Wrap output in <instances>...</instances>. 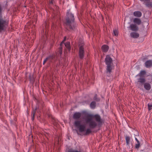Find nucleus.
<instances>
[{"mask_svg":"<svg viewBox=\"0 0 152 152\" xmlns=\"http://www.w3.org/2000/svg\"><path fill=\"white\" fill-rule=\"evenodd\" d=\"M86 123L89 124L90 128H88L86 130V132L84 133V135L89 134L91 132V129L95 128L97 125H101L102 124V121L101 116L99 114L93 115L90 114L86 111L82 112Z\"/></svg>","mask_w":152,"mask_h":152,"instance_id":"f257e3e1","label":"nucleus"},{"mask_svg":"<svg viewBox=\"0 0 152 152\" xmlns=\"http://www.w3.org/2000/svg\"><path fill=\"white\" fill-rule=\"evenodd\" d=\"M66 18L65 26L67 30L75 31L77 29V25L75 22V18L73 14L69 11L67 12Z\"/></svg>","mask_w":152,"mask_h":152,"instance_id":"f03ea898","label":"nucleus"},{"mask_svg":"<svg viewBox=\"0 0 152 152\" xmlns=\"http://www.w3.org/2000/svg\"><path fill=\"white\" fill-rule=\"evenodd\" d=\"M105 62L107 65L106 73H111L112 70L114 69L113 64L112 63L113 60L110 55H107L105 59Z\"/></svg>","mask_w":152,"mask_h":152,"instance_id":"7ed1b4c3","label":"nucleus"},{"mask_svg":"<svg viewBox=\"0 0 152 152\" xmlns=\"http://www.w3.org/2000/svg\"><path fill=\"white\" fill-rule=\"evenodd\" d=\"M9 25V21L5 18L0 17V33L5 31Z\"/></svg>","mask_w":152,"mask_h":152,"instance_id":"20e7f679","label":"nucleus"},{"mask_svg":"<svg viewBox=\"0 0 152 152\" xmlns=\"http://www.w3.org/2000/svg\"><path fill=\"white\" fill-rule=\"evenodd\" d=\"M81 121L79 120L75 121L74 123V125L77 128H78L79 131L82 132L85 130L86 126L84 125L81 124Z\"/></svg>","mask_w":152,"mask_h":152,"instance_id":"39448f33","label":"nucleus"},{"mask_svg":"<svg viewBox=\"0 0 152 152\" xmlns=\"http://www.w3.org/2000/svg\"><path fill=\"white\" fill-rule=\"evenodd\" d=\"M145 82V78L143 77H140L137 80V81L136 83V86L138 88L142 87Z\"/></svg>","mask_w":152,"mask_h":152,"instance_id":"423d86ee","label":"nucleus"},{"mask_svg":"<svg viewBox=\"0 0 152 152\" xmlns=\"http://www.w3.org/2000/svg\"><path fill=\"white\" fill-rule=\"evenodd\" d=\"M84 54V48L83 46L81 45L79 47V56L80 59H82L83 58Z\"/></svg>","mask_w":152,"mask_h":152,"instance_id":"0eeeda50","label":"nucleus"},{"mask_svg":"<svg viewBox=\"0 0 152 152\" xmlns=\"http://www.w3.org/2000/svg\"><path fill=\"white\" fill-rule=\"evenodd\" d=\"M141 1L144 2L145 5L148 7H152V1L150 0H140Z\"/></svg>","mask_w":152,"mask_h":152,"instance_id":"6e6552de","label":"nucleus"},{"mask_svg":"<svg viewBox=\"0 0 152 152\" xmlns=\"http://www.w3.org/2000/svg\"><path fill=\"white\" fill-rule=\"evenodd\" d=\"M129 28H130V29L132 31L135 32L139 30L138 27L135 24H131L130 25Z\"/></svg>","mask_w":152,"mask_h":152,"instance_id":"1a4fd4ad","label":"nucleus"},{"mask_svg":"<svg viewBox=\"0 0 152 152\" xmlns=\"http://www.w3.org/2000/svg\"><path fill=\"white\" fill-rule=\"evenodd\" d=\"M82 114L80 112H75L73 114V118L75 120H78L81 117Z\"/></svg>","mask_w":152,"mask_h":152,"instance_id":"9d476101","label":"nucleus"},{"mask_svg":"<svg viewBox=\"0 0 152 152\" xmlns=\"http://www.w3.org/2000/svg\"><path fill=\"white\" fill-rule=\"evenodd\" d=\"M145 66L147 68L151 67L152 66V60H149L146 61L145 63Z\"/></svg>","mask_w":152,"mask_h":152,"instance_id":"9b49d317","label":"nucleus"},{"mask_svg":"<svg viewBox=\"0 0 152 152\" xmlns=\"http://www.w3.org/2000/svg\"><path fill=\"white\" fill-rule=\"evenodd\" d=\"M130 35L131 37L133 38H137L139 37V34L135 32H132L130 33Z\"/></svg>","mask_w":152,"mask_h":152,"instance_id":"f8f14e48","label":"nucleus"},{"mask_svg":"<svg viewBox=\"0 0 152 152\" xmlns=\"http://www.w3.org/2000/svg\"><path fill=\"white\" fill-rule=\"evenodd\" d=\"M133 22L136 25H140L141 24L142 21L140 18H134L133 20Z\"/></svg>","mask_w":152,"mask_h":152,"instance_id":"ddd939ff","label":"nucleus"},{"mask_svg":"<svg viewBox=\"0 0 152 152\" xmlns=\"http://www.w3.org/2000/svg\"><path fill=\"white\" fill-rule=\"evenodd\" d=\"M109 48L108 46L105 45H103L101 48L102 51L105 53L107 52L108 51Z\"/></svg>","mask_w":152,"mask_h":152,"instance_id":"4468645a","label":"nucleus"},{"mask_svg":"<svg viewBox=\"0 0 152 152\" xmlns=\"http://www.w3.org/2000/svg\"><path fill=\"white\" fill-rule=\"evenodd\" d=\"M133 15L135 17L140 18L142 16V13L140 11H136L134 12Z\"/></svg>","mask_w":152,"mask_h":152,"instance_id":"2eb2a0df","label":"nucleus"},{"mask_svg":"<svg viewBox=\"0 0 152 152\" xmlns=\"http://www.w3.org/2000/svg\"><path fill=\"white\" fill-rule=\"evenodd\" d=\"M143 86L144 88L147 90H149L151 88V86L148 83H145L143 84Z\"/></svg>","mask_w":152,"mask_h":152,"instance_id":"dca6fc26","label":"nucleus"},{"mask_svg":"<svg viewBox=\"0 0 152 152\" xmlns=\"http://www.w3.org/2000/svg\"><path fill=\"white\" fill-rule=\"evenodd\" d=\"M37 110V108L36 107L35 109L33 110L31 112V119L32 121H33L34 119V116Z\"/></svg>","mask_w":152,"mask_h":152,"instance_id":"f3484780","label":"nucleus"},{"mask_svg":"<svg viewBox=\"0 0 152 152\" xmlns=\"http://www.w3.org/2000/svg\"><path fill=\"white\" fill-rule=\"evenodd\" d=\"M63 48L62 46H59L58 50V55L61 56L62 53Z\"/></svg>","mask_w":152,"mask_h":152,"instance_id":"a211bd4d","label":"nucleus"},{"mask_svg":"<svg viewBox=\"0 0 152 152\" xmlns=\"http://www.w3.org/2000/svg\"><path fill=\"white\" fill-rule=\"evenodd\" d=\"M126 144L127 145H129V142L131 140V138L129 136H126L125 137Z\"/></svg>","mask_w":152,"mask_h":152,"instance_id":"6ab92c4d","label":"nucleus"},{"mask_svg":"<svg viewBox=\"0 0 152 152\" xmlns=\"http://www.w3.org/2000/svg\"><path fill=\"white\" fill-rule=\"evenodd\" d=\"M65 46L68 50L69 51L71 50V47L70 46V43L69 42H67L64 44Z\"/></svg>","mask_w":152,"mask_h":152,"instance_id":"aec40b11","label":"nucleus"},{"mask_svg":"<svg viewBox=\"0 0 152 152\" xmlns=\"http://www.w3.org/2000/svg\"><path fill=\"white\" fill-rule=\"evenodd\" d=\"M146 72L144 70L141 71L140 73L137 75L136 76H139L140 77H143V76H144Z\"/></svg>","mask_w":152,"mask_h":152,"instance_id":"412c9836","label":"nucleus"},{"mask_svg":"<svg viewBox=\"0 0 152 152\" xmlns=\"http://www.w3.org/2000/svg\"><path fill=\"white\" fill-rule=\"evenodd\" d=\"M55 57V55L53 54L49 56L48 57H47L48 58V60H50V61H52Z\"/></svg>","mask_w":152,"mask_h":152,"instance_id":"4be33fe9","label":"nucleus"},{"mask_svg":"<svg viewBox=\"0 0 152 152\" xmlns=\"http://www.w3.org/2000/svg\"><path fill=\"white\" fill-rule=\"evenodd\" d=\"M96 106V102L94 101L92 102L90 104V106L92 109H94Z\"/></svg>","mask_w":152,"mask_h":152,"instance_id":"5701e85b","label":"nucleus"},{"mask_svg":"<svg viewBox=\"0 0 152 152\" xmlns=\"http://www.w3.org/2000/svg\"><path fill=\"white\" fill-rule=\"evenodd\" d=\"M137 142V143L135 144V148L136 149H138L140 146V143L139 140Z\"/></svg>","mask_w":152,"mask_h":152,"instance_id":"b1692460","label":"nucleus"},{"mask_svg":"<svg viewBox=\"0 0 152 152\" xmlns=\"http://www.w3.org/2000/svg\"><path fill=\"white\" fill-rule=\"evenodd\" d=\"M148 109L149 110H150L152 109V104H148Z\"/></svg>","mask_w":152,"mask_h":152,"instance_id":"393cba45","label":"nucleus"},{"mask_svg":"<svg viewBox=\"0 0 152 152\" xmlns=\"http://www.w3.org/2000/svg\"><path fill=\"white\" fill-rule=\"evenodd\" d=\"M67 152H80V151H78L77 150H69Z\"/></svg>","mask_w":152,"mask_h":152,"instance_id":"a878e982","label":"nucleus"},{"mask_svg":"<svg viewBox=\"0 0 152 152\" xmlns=\"http://www.w3.org/2000/svg\"><path fill=\"white\" fill-rule=\"evenodd\" d=\"M113 34H114V35H115V36H118V31H117V30H114L113 31Z\"/></svg>","mask_w":152,"mask_h":152,"instance_id":"bb28decb","label":"nucleus"},{"mask_svg":"<svg viewBox=\"0 0 152 152\" xmlns=\"http://www.w3.org/2000/svg\"><path fill=\"white\" fill-rule=\"evenodd\" d=\"M3 11V8L1 5L0 4V14H1Z\"/></svg>","mask_w":152,"mask_h":152,"instance_id":"cd10ccee","label":"nucleus"},{"mask_svg":"<svg viewBox=\"0 0 152 152\" xmlns=\"http://www.w3.org/2000/svg\"><path fill=\"white\" fill-rule=\"evenodd\" d=\"M48 58H46L45 59V60L43 62V65H44L45 63H46V61L48 60Z\"/></svg>","mask_w":152,"mask_h":152,"instance_id":"c85d7f7f","label":"nucleus"},{"mask_svg":"<svg viewBox=\"0 0 152 152\" xmlns=\"http://www.w3.org/2000/svg\"><path fill=\"white\" fill-rule=\"evenodd\" d=\"M64 40H63L61 42V43H60V46H62V44H63V43H64Z\"/></svg>","mask_w":152,"mask_h":152,"instance_id":"c756f323","label":"nucleus"},{"mask_svg":"<svg viewBox=\"0 0 152 152\" xmlns=\"http://www.w3.org/2000/svg\"><path fill=\"white\" fill-rule=\"evenodd\" d=\"M96 97H97V95L96 94L94 97V99L95 100H96Z\"/></svg>","mask_w":152,"mask_h":152,"instance_id":"7c9ffc66","label":"nucleus"},{"mask_svg":"<svg viewBox=\"0 0 152 152\" xmlns=\"http://www.w3.org/2000/svg\"><path fill=\"white\" fill-rule=\"evenodd\" d=\"M66 37L65 36L64 37V39H63L64 41H65L66 40Z\"/></svg>","mask_w":152,"mask_h":152,"instance_id":"2f4dec72","label":"nucleus"},{"mask_svg":"<svg viewBox=\"0 0 152 152\" xmlns=\"http://www.w3.org/2000/svg\"><path fill=\"white\" fill-rule=\"evenodd\" d=\"M135 140L136 142H137V141H138V140L137 139V138L136 137H135Z\"/></svg>","mask_w":152,"mask_h":152,"instance_id":"473e14b6","label":"nucleus"},{"mask_svg":"<svg viewBox=\"0 0 152 152\" xmlns=\"http://www.w3.org/2000/svg\"><path fill=\"white\" fill-rule=\"evenodd\" d=\"M50 4H53L52 1H50Z\"/></svg>","mask_w":152,"mask_h":152,"instance_id":"72a5a7b5","label":"nucleus"},{"mask_svg":"<svg viewBox=\"0 0 152 152\" xmlns=\"http://www.w3.org/2000/svg\"><path fill=\"white\" fill-rule=\"evenodd\" d=\"M30 78V76H29V78Z\"/></svg>","mask_w":152,"mask_h":152,"instance_id":"f704fd0d","label":"nucleus"}]
</instances>
